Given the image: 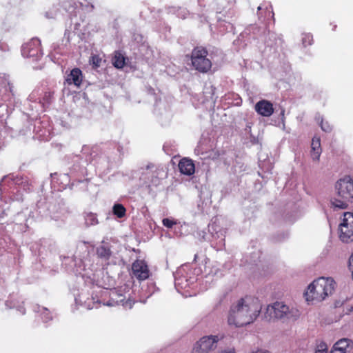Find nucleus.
Masks as SVG:
<instances>
[{
  "label": "nucleus",
  "instance_id": "obj_27",
  "mask_svg": "<svg viewBox=\"0 0 353 353\" xmlns=\"http://www.w3.org/2000/svg\"><path fill=\"white\" fill-rule=\"evenodd\" d=\"M352 345V341L351 340L346 338H343L336 342L333 347L335 349L340 350L341 352H345V353H346L347 348H349Z\"/></svg>",
  "mask_w": 353,
  "mask_h": 353
},
{
  "label": "nucleus",
  "instance_id": "obj_53",
  "mask_svg": "<svg viewBox=\"0 0 353 353\" xmlns=\"http://www.w3.org/2000/svg\"><path fill=\"white\" fill-rule=\"evenodd\" d=\"M336 28V26H334L333 28V30H334Z\"/></svg>",
  "mask_w": 353,
  "mask_h": 353
},
{
  "label": "nucleus",
  "instance_id": "obj_54",
  "mask_svg": "<svg viewBox=\"0 0 353 353\" xmlns=\"http://www.w3.org/2000/svg\"><path fill=\"white\" fill-rule=\"evenodd\" d=\"M351 310V311H353V306H352V307H351V310Z\"/></svg>",
  "mask_w": 353,
  "mask_h": 353
},
{
  "label": "nucleus",
  "instance_id": "obj_49",
  "mask_svg": "<svg viewBox=\"0 0 353 353\" xmlns=\"http://www.w3.org/2000/svg\"><path fill=\"white\" fill-rule=\"evenodd\" d=\"M258 11L261 10V6H259L258 8H257Z\"/></svg>",
  "mask_w": 353,
  "mask_h": 353
},
{
  "label": "nucleus",
  "instance_id": "obj_19",
  "mask_svg": "<svg viewBox=\"0 0 353 353\" xmlns=\"http://www.w3.org/2000/svg\"><path fill=\"white\" fill-rule=\"evenodd\" d=\"M209 230L212 233V246L217 250H221L225 247V234L223 230H216L213 225L209 227Z\"/></svg>",
  "mask_w": 353,
  "mask_h": 353
},
{
  "label": "nucleus",
  "instance_id": "obj_30",
  "mask_svg": "<svg viewBox=\"0 0 353 353\" xmlns=\"http://www.w3.org/2000/svg\"><path fill=\"white\" fill-rule=\"evenodd\" d=\"M85 224L87 227L95 225L98 224L97 214L92 212L85 213L84 215Z\"/></svg>",
  "mask_w": 353,
  "mask_h": 353
},
{
  "label": "nucleus",
  "instance_id": "obj_20",
  "mask_svg": "<svg viewBox=\"0 0 353 353\" xmlns=\"http://www.w3.org/2000/svg\"><path fill=\"white\" fill-rule=\"evenodd\" d=\"M255 110L259 114L268 117L274 112L273 105L267 100H261L256 103Z\"/></svg>",
  "mask_w": 353,
  "mask_h": 353
},
{
  "label": "nucleus",
  "instance_id": "obj_29",
  "mask_svg": "<svg viewBox=\"0 0 353 353\" xmlns=\"http://www.w3.org/2000/svg\"><path fill=\"white\" fill-rule=\"evenodd\" d=\"M34 310L37 313H40V316L45 323L52 320V319L50 311L46 307L37 305L35 306Z\"/></svg>",
  "mask_w": 353,
  "mask_h": 353
},
{
  "label": "nucleus",
  "instance_id": "obj_41",
  "mask_svg": "<svg viewBox=\"0 0 353 353\" xmlns=\"http://www.w3.org/2000/svg\"><path fill=\"white\" fill-rule=\"evenodd\" d=\"M90 151V148L88 146L83 145L82 148L81 153L83 155L85 154L86 153H88Z\"/></svg>",
  "mask_w": 353,
  "mask_h": 353
},
{
  "label": "nucleus",
  "instance_id": "obj_10",
  "mask_svg": "<svg viewBox=\"0 0 353 353\" xmlns=\"http://www.w3.org/2000/svg\"><path fill=\"white\" fill-rule=\"evenodd\" d=\"M125 288L126 287L125 286L123 289L121 287L119 289L112 290L110 292V300L106 303H103V305L108 306L121 305L125 309H131L136 301H132L130 299V294H128L127 296L125 294H123V291Z\"/></svg>",
  "mask_w": 353,
  "mask_h": 353
},
{
  "label": "nucleus",
  "instance_id": "obj_34",
  "mask_svg": "<svg viewBox=\"0 0 353 353\" xmlns=\"http://www.w3.org/2000/svg\"><path fill=\"white\" fill-rule=\"evenodd\" d=\"M313 42V37L310 33L303 34L302 36V43L304 47H307V46H310Z\"/></svg>",
  "mask_w": 353,
  "mask_h": 353
},
{
  "label": "nucleus",
  "instance_id": "obj_42",
  "mask_svg": "<svg viewBox=\"0 0 353 353\" xmlns=\"http://www.w3.org/2000/svg\"><path fill=\"white\" fill-rule=\"evenodd\" d=\"M17 310L19 311V312L21 314H24L26 313V310L25 308L23 307V306H21V305H19L18 307H17Z\"/></svg>",
  "mask_w": 353,
  "mask_h": 353
},
{
  "label": "nucleus",
  "instance_id": "obj_15",
  "mask_svg": "<svg viewBox=\"0 0 353 353\" xmlns=\"http://www.w3.org/2000/svg\"><path fill=\"white\" fill-rule=\"evenodd\" d=\"M55 207V205H48L46 203L39 202L37 205L36 212H32V216L35 218L50 216L51 219L57 220L59 216L54 212Z\"/></svg>",
  "mask_w": 353,
  "mask_h": 353
},
{
  "label": "nucleus",
  "instance_id": "obj_8",
  "mask_svg": "<svg viewBox=\"0 0 353 353\" xmlns=\"http://www.w3.org/2000/svg\"><path fill=\"white\" fill-rule=\"evenodd\" d=\"M93 252L94 247L89 243L83 241L78 243L74 255V261L79 270H85L87 266L91 265L90 253Z\"/></svg>",
  "mask_w": 353,
  "mask_h": 353
},
{
  "label": "nucleus",
  "instance_id": "obj_16",
  "mask_svg": "<svg viewBox=\"0 0 353 353\" xmlns=\"http://www.w3.org/2000/svg\"><path fill=\"white\" fill-rule=\"evenodd\" d=\"M63 8L71 16L75 17L77 15L80 9L86 12H90L94 9V6L90 3L84 4L83 3H79L74 0H71L64 2Z\"/></svg>",
  "mask_w": 353,
  "mask_h": 353
},
{
  "label": "nucleus",
  "instance_id": "obj_9",
  "mask_svg": "<svg viewBox=\"0 0 353 353\" xmlns=\"http://www.w3.org/2000/svg\"><path fill=\"white\" fill-rule=\"evenodd\" d=\"M208 52L203 47L194 48L191 54L192 65L195 70L200 72L205 73L212 67L211 61L207 58Z\"/></svg>",
  "mask_w": 353,
  "mask_h": 353
},
{
  "label": "nucleus",
  "instance_id": "obj_3",
  "mask_svg": "<svg viewBox=\"0 0 353 353\" xmlns=\"http://www.w3.org/2000/svg\"><path fill=\"white\" fill-rule=\"evenodd\" d=\"M334 287L335 282L332 279L320 277L308 286L305 292L306 300L322 301L333 293Z\"/></svg>",
  "mask_w": 353,
  "mask_h": 353
},
{
  "label": "nucleus",
  "instance_id": "obj_17",
  "mask_svg": "<svg viewBox=\"0 0 353 353\" xmlns=\"http://www.w3.org/2000/svg\"><path fill=\"white\" fill-rule=\"evenodd\" d=\"M14 86L8 78L3 77L0 79V99L3 101H10L13 98Z\"/></svg>",
  "mask_w": 353,
  "mask_h": 353
},
{
  "label": "nucleus",
  "instance_id": "obj_11",
  "mask_svg": "<svg viewBox=\"0 0 353 353\" xmlns=\"http://www.w3.org/2000/svg\"><path fill=\"white\" fill-rule=\"evenodd\" d=\"M339 239L344 243L353 241V213L347 212L343 214L339 226Z\"/></svg>",
  "mask_w": 353,
  "mask_h": 353
},
{
  "label": "nucleus",
  "instance_id": "obj_47",
  "mask_svg": "<svg viewBox=\"0 0 353 353\" xmlns=\"http://www.w3.org/2000/svg\"><path fill=\"white\" fill-rule=\"evenodd\" d=\"M232 28H233L232 25L230 23H229L228 26H227V29L230 28L232 30Z\"/></svg>",
  "mask_w": 353,
  "mask_h": 353
},
{
  "label": "nucleus",
  "instance_id": "obj_24",
  "mask_svg": "<svg viewBox=\"0 0 353 353\" xmlns=\"http://www.w3.org/2000/svg\"><path fill=\"white\" fill-rule=\"evenodd\" d=\"M82 77L81 70L79 68H74L67 76L66 81L68 84L73 83L77 86H80L82 81Z\"/></svg>",
  "mask_w": 353,
  "mask_h": 353
},
{
  "label": "nucleus",
  "instance_id": "obj_51",
  "mask_svg": "<svg viewBox=\"0 0 353 353\" xmlns=\"http://www.w3.org/2000/svg\"><path fill=\"white\" fill-rule=\"evenodd\" d=\"M84 181H85L87 183H88V179H85Z\"/></svg>",
  "mask_w": 353,
  "mask_h": 353
},
{
  "label": "nucleus",
  "instance_id": "obj_33",
  "mask_svg": "<svg viewBox=\"0 0 353 353\" xmlns=\"http://www.w3.org/2000/svg\"><path fill=\"white\" fill-rule=\"evenodd\" d=\"M101 61L102 59L99 57V56L97 54H92L90 58L89 62L92 65V67L96 69L100 67Z\"/></svg>",
  "mask_w": 353,
  "mask_h": 353
},
{
  "label": "nucleus",
  "instance_id": "obj_28",
  "mask_svg": "<svg viewBox=\"0 0 353 353\" xmlns=\"http://www.w3.org/2000/svg\"><path fill=\"white\" fill-rule=\"evenodd\" d=\"M125 59L124 56L119 51H116L114 52V55L112 59V62L113 65L118 68L121 69L123 68L125 65Z\"/></svg>",
  "mask_w": 353,
  "mask_h": 353
},
{
  "label": "nucleus",
  "instance_id": "obj_43",
  "mask_svg": "<svg viewBox=\"0 0 353 353\" xmlns=\"http://www.w3.org/2000/svg\"><path fill=\"white\" fill-rule=\"evenodd\" d=\"M330 353H345V352H341L340 350L335 349L334 347H332Z\"/></svg>",
  "mask_w": 353,
  "mask_h": 353
},
{
  "label": "nucleus",
  "instance_id": "obj_13",
  "mask_svg": "<svg viewBox=\"0 0 353 353\" xmlns=\"http://www.w3.org/2000/svg\"><path fill=\"white\" fill-rule=\"evenodd\" d=\"M21 54L25 58L32 59V61L39 60L43 56L40 40L32 39L23 44L21 47Z\"/></svg>",
  "mask_w": 353,
  "mask_h": 353
},
{
  "label": "nucleus",
  "instance_id": "obj_35",
  "mask_svg": "<svg viewBox=\"0 0 353 353\" xmlns=\"http://www.w3.org/2000/svg\"><path fill=\"white\" fill-rule=\"evenodd\" d=\"M154 288V285L152 283L150 285H148L146 286H143L141 288V290H142V292H145L144 293V295L146 296V298H149L152 292H153V290Z\"/></svg>",
  "mask_w": 353,
  "mask_h": 353
},
{
  "label": "nucleus",
  "instance_id": "obj_22",
  "mask_svg": "<svg viewBox=\"0 0 353 353\" xmlns=\"http://www.w3.org/2000/svg\"><path fill=\"white\" fill-rule=\"evenodd\" d=\"M178 165L181 173L185 175L191 176L194 173L195 165L193 161L190 159H182Z\"/></svg>",
  "mask_w": 353,
  "mask_h": 353
},
{
  "label": "nucleus",
  "instance_id": "obj_48",
  "mask_svg": "<svg viewBox=\"0 0 353 353\" xmlns=\"http://www.w3.org/2000/svg\"><path fill=\"white\" fill-rule=\"evenodd\" d=\"M139 301H140V302H142V303H145V300H142V299H140V300H139Z\"/></svg>",
  "mask_w": 353,
  "mask_h": 353
},
{
  "label": "nucleus",
  "instance_id": "obj_46",
  "mask_svg": "<svg viewBox=\"0 0 353 353\" xmlns=\"http://www.w3.org/2000/svg\"><path fill=\"white\" fill-rule=\"evenodd\" d=\"M6 305L8 307H10V308H12L14 307V305H12L10 301H7L6 302Z\"/></svg>",
  "mask_w": 353,
  "mask_h": 353
},
{
  "label": "nucleus",
  "instance_id": "obj_18",
  "mask_svg": "<svg viewBox=\"0 0 353 353\" xmlns=\"http://www.w3.org/2000/svg\"><path fill=\"white\" fill-rule=\"evenodd\" d=\"M133 275L139 280H145L150 276L147 263L143 260H136L132 265Z\"/></svg>",
  "mask_w": 353,
  "mask_h": 353
},
{
  "label": "nucleus",
  "instance_id": "obj_32",
  "mask_svg": "<svg viewBox=\"0 0 353 353\" xmlns=\"http://www.w3.org/2000/svg\"><path fill=\"white\" fill-rule=\"evenodd\" d=\"M316 119L317 121H320V126L323 131L325 132H330L332 131V126L328 123V122H324L323 118L320 115L316 116Z\"/></svg>",
  "mask_w": 353,
  "mask_h": 353
},
{
  "label": "nucleus",
  "instance_id": "obj_45",
  "mask_svg": "<svg viewBox=\"0 0 353 353\" xmlns=\"http://www.w3.org/2000/svg\"><path fill=\"white\" fill-rule=\"evenodd\" d=\"M252 353H268V351L266 350H256L255 352H253Z\"/></svg>",
  "mask_w": 353,
  "mask_h": 353
},
{
  "label": "nucleus",
  "instance_id": "obj_31",
  "mask_svg": "<svg viewBox=\"0 0 353 353\" xmlns=\"http://www.w3.org/2000/svg\"><path fill=\"white\" fill-rule=\"evenodd\" d=\"M112 210L114 214L118 218H123L125 215L126 210L122 204H114Z\"/></svg>",
  "mask_w": 353,
  "mask_h": 353
},
{
  "label": "nucleus",
  "instance_id": "obj_37",
  "mask_svg": "<svg viewBox=\"0 0 353 353\" xmlns=\"http://www.w3.org/2000/svg\"><path fill=\"white\" fill-rule=\"evenodd\" d=\"M162 223L163 225L168 228H172L174 225L176 224V222L174 220L169 218H164L162 220Z\"/></svg>",
  "mask_w": 353,
  "mask_h": 353
},
{
  "label": "nucleus",
  "instance_id": "obj_50",
  "mask_svg": "<svg viewBox=\"0 0 353 353\" xmlns=\"http://www.w3.org/2000/svg\"><path fill=\"white\" fill-rule=\"evenodd\" d=\"M196 258H197V254H195L194 260L196 261Z\"/></svg>",
  "mask_w": 353,
  "mask_h": 353
},
{
  "label": "nucleus",
  "instance_id": "obj_52",
  "mask_svg": "<svg viewBox=\"0 0 353 353\" xmlns=\"http://www.w3.org/2000/svg\"><path fill=\"white\" fill-rule=\"evenodd\" d=\"M201 1H202L201 0H199V4H201Z\"/></svg>",
  "mask_w": 353,
  "mask_h": 353
},
{
  "label": "nucleus",
  "instance_id": "obj_39",
  "mask_svg": "<svg viewBox=\"0 0 353 353\" xmlns=\"http://www.w3.org/2000/svg\"><path fill=\"white\" fill-rule=\"evenodd\" d=\"M176 14L179 17L185 19L188 14V11L185 9L179 8Z\"/></svg>",
  "mask_w": 353,
  "mask_h": 353
},
{
  "label": "nucleus",
  "instance_id": "obj_12",
  "mask_svg": "<svg viewBox=\"0 0 353 353\" xmlns=\"http://www.w3.org/2000/svg\"><path fill=\"white\" fill-rule=\"evenodd\" d=\"M219 339L216 335L205 336L194 345L192 353H208L216 348Z\"/></svg>",
  "mask_w": 353,
  "mask_h": 353
},
{
  "label": "nucleus",
  "instance_id": "obj_36",
  "mask_svg": "<svg viewBox=\"0 0 353 353\" xmlns=\"http://www.w3.org/2000/svg\"><path fill=\"white\" fill-rule=\"evenodd\" d=\"M315 353H327V345L324 342L317 345Z\"/></svg>",
  "mask_w": 353,
  "mask_h": 353
},
{
  "label": "nucleus",
  "instance_id": "obj_6",
  "mask_svg": "<svg viewBox=\"0 0 353 353\" xmlns=\"http://www.w3.org/2000/svg\"><path fill=\"white\" fill-rule=\"evenodd\" d=\"M160 170L154 164L149 163L138 169L135 172V177H138L139 185L151 188L157 187L160 183Z\"/></svg>",
  "mask_w": 353,
  "mask_h": 353
},
{
  "label": "nucleus",
  "instance_id": "obj_38",
  "mask_svg": "<svg viewBox=\"0 0 353 353\" xmlns=\"http://www.w3.org/2000/svg\"><path fill=\"white\" fill-rule=\"evenodd\" d=\"M259 32H260V28L258 26H256L255 25H252L245 30L244 33L250 34V33L252 32L255 35V34H257Z\"/></svg>",
  "mask_w": 353,
  "mask_h": 353
},
{
  "label": "nucleus",
  "instance_id": "obj_5",
  "mask_svg": "<svg viewBox=\"0 0 353 353\" xmlns=\"http://www.w3.org/2000/svg\"><path fill=\"white\" fill-rule=\"evenodd\" d=\"M200 273V269L192 268L189 265L181 266L174 274L176 289L179 291L190 288L197 281Z\"/></svg>",
  "mask_w": 353,
  "mask_h": 353
},
{
  "label": "nucleus",
  "instance_id": "obj_14",
  "mask_svg": "<svg viewBox=\"0 0 353 353\" xmlns=\"http://www.w3.org/2000/svg\"><path fill=\"white\" fill-rule=\"evenodd\" d=\"M39 94L38 92L34 90L28 97V100L30 101L36 103V101L39 99V102L35 103L34 108L37 109V112H43L45 110L46 107L51 103L53 100V92H46L41 99L38 97ZM32 109L34 108L33 105H30Z\"/></svg>",
  "mask_w": 353,
  "mask_h": 353
},
{
  "label": "nucleus",
  "instance_id": "obj_26",
  "mask_svg": "<svg viewBox=\"0 0 353 353\" xmlns=\"http://www.w3.org/2000/svg\"><path fill=\"white\" fill-rule=\"evenodd\" d=\"M311 157L314 161H318L321 154V148L319 138H314L311 144Z\"/></svg>",
  "mask_w": 353,
  "mask_h": 353
},
{
  "label": "nucleus",
  "instance_id": "obj_23",
  "mask_svg": "<svg viewBox=\"0 0 353 353\" xmlns=\"http://www.w3.org/2000/svg\"><path fill=\"white\" fill-rule=\"evenodd\" d=\"M96 253L99 259L107 261L110 259L112 252L110 249V245L108 243L102 241L101 245H99L96 248Z\"/></svg>",
  "mask_w": 353,
  "mask_h": 353
},
{
  "label": "nucleus",
  "instance_id": "obj_2",
  "mask_svg": "<svg viewBox=\"0 0 353 353\" xmlns=\"http://www.w3.org/2000/svg\"><path fill=\"white\" fill-rule=\"evenodd\" d=\"M336 196L331 199L334 209H345L349 202L353 201V178L346 175L339 179L336 184Z\"/></svg>",
  "mask_w": 353,
  "mask_h": 353
},
{
  "label": "nucleus",
  "instance_id": "obj_21",
  "mask_svg": "<svg viewBox=\"0 0 353 353\" xmlns=\"http://www.w3.org/2000/svg\"><path fill=\"white\" fill-rule=\"evenodd\" d=\"M74 300L77 304L84 306L88 310L93 309L94 305L98 304V301H95L93 297H88L84 292L79 294Z\"/></svg>",
  "mask_w": 353,
  "mask_h": 353
},
{
  "label": "nucleus",
  "instance_id": "obj_7",
  "mask_svg": "<svg viewBox=\"0 0 353 353\" xmlns=\"http://www.w3.org/2000/svg\"><path fill=\"white\" fill-rule=\"evenodd\" d=\"M30 186L31 183L27 176L10 174L4 176L0 181V194L7 190V187L12 189L13 192L14 189L17 192H19L21 190L26 192L30 190Z\"/></svg>",
  "mask_w": 353,
  "mask_h": 353
},
{
  "label": "nucleus",
  "instance_id": "obj_1",
  "mask_svg": "<svg viewBox=\"0 0 353 353\" xmlns=\"http://www.w3.org/2000/svg\"><path fill=\"white\" fill-rule=\"evenodd\" d=\"M261 306L251 296L240 298L234 301L229 309L227 321L229 325L240 327L254 322L259 316Z\"/></svg>",
  "mask_w": 353,
  "mask_h": 353
},
{
  "label": "nucleus",
  "instance_id": "obj_25",
  "mask_svg": "<svg viewBox=\"0 0 353 353\" xmlns=\"http://www.w3.org/2000/svg\"><path fill=\"white\" fill-rule=\"evenodd\" d=\"M91 160L94 161V165L99 170H105L109 168L110 159L105 154H101L97 157H95L93 159H86V161Z\"/></svg>",
  "mask_w": 353,
  "mask_h": 353
},
{
  "label": "nucleus",
  "instance_id": "obj_40",
  "mask_svg": "<svg viewBox=\"0 0 353 353\" xmlns=\"http://www.w3.org/2000/svg\"><path fill=\"white\" fill-rule=\"evenodd\" d=\"M88 191H92V192H97V187L94 184H90L88 186V188L87 190Z\"/></svg>",
  "mask_w": 353,
  "mask_h": 353
},
{
  "label": "nucleus",
  "instance_id": "obj_44",
  "mask_svg": "<svg viewBox=\"0 0 353 353\" xmlns=\"http://www.w3.org/2000/svg\"><path fill=\"white\" fill-rule=\"evenodd\" d=\"M221 353H235L234 350L232 348L222 351Z\"/></svg>",
  "mask_w": 353,
  "mask_h": 353
},
{
  "label": "nucleus",
  "instance_id": "obj_4",
  "mask_svg": "<svg viewBox=\"0 0 353 353\" xmlns=\"http://www.w3.org/2000/svg\"><path fill=\"white\" fill-rule=\"evenodd\" d=\"M264 316L268 321H295L299 317L300 312L295 307H289L283 302L276 301L267 307Z\"/></svg>",
  "mask_w": 353,
  "mask_h": 353
}]
</instances>
